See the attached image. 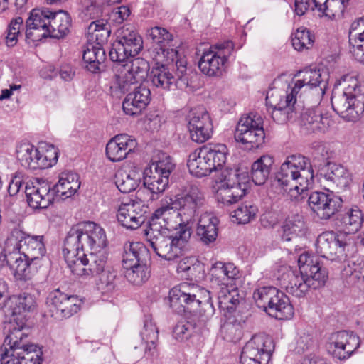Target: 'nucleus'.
<instances>
[{"mask_svg":"<svg viewBox=\"0 0 364 364\" xmlns=\"http://www.w3.org/2000/svg\"><path fill=\"white\" fill-rule=\"evenodd\" d=\"M228 148L225 144L205 146L190 154L187 166L196 177L206 176L213 171V189L217 200L224 205H231L240 200L248 188L249 176L237 169L223 168L226 161Z\"/></svg>","mask_w":364,"mask_h":364,"instance_id":"f257e3e1","label":"nucleus"},{"mask_svg":"<svg viewBox=\"0 0 364 364\" xmlns=\"http://www.w3.org/2000/svg\"><path fill=\"white\" fill-rule=\"evenodd\" d=\"M106 244V234L100 225L87 221L73 225L65 240L63 250L72 273L88 279L102 270L107 262Z\"/></svg>","mask_w":364,"mask_h":364,"instance_id":"f03ea898","label":"nucleus"},{"mask_svg":"<svg viewBox=\"0 0 364 364\" xmlns=\"http://www.w3.org/2000/svg\"><path fill=\"white\" fill-rule=\"evenodd\" d=\"M36 308L35 296L23 293L12 296L7 314L11 316L5 329L8 333L0 348L1 364H41L42 352L33 344H28L23 332L27 314Z\"/></svg>","mask_w":364,"mask_h":364,"instance_id":"7ed1b4c3","label":"nucleus"},{"mask_svg":"<svg viewBox=\"0 0 364 364\" xmlns=\"http://www.w3.org/2000/svg\"><path fill=\"white\" fill-rule=\"evenodd\" d=\"M298 264V269L282 267L277 279L278 285L287 293L296 298H303L311 288L316 289L325 284L328 272L320 265L317 258L308 252L300 255Z\"/></svg>","mask_w":364,"mask_h":364,"instance_id":"20e7f679","label":"nucleus"},{"mask_svg":"<svg viewBox=\"0 0 364 364\" xmlns=\"http://www.w3.org/2000/svg\"><path fill=\"white\" fill-rule=\"evenodd\" d=\"M314 183V171L310 160L300 154L287 157L277 173L274 184L284 191L289 189L292 200H299L301 194Z\"/></svg>","mask_w":364,"mask_h":364,"instance_id":"39448f33","label":"nucleus"},{"mask_svg":"<svg viewBox=\"0 0 364 364\" xmlns=\"http://www.w3.org/2000/svg\"><path fill=\"white\" fill-rule=\"evenodd\" d=\"M323 74V72L319 69L305 68L294 75L287 90H269L266 96L267 111H269L271 107L295 104L298 96L301 97L303 94L318 87L323 93L326 87V78Z\"/></svg>","mask_w":364,"mask_h":364,"instance_id":"423d86ee","label":"nucleus"},{"mask_svg":"<svg viewBox=\"0 0 364 364\" xmlns=\"http://www.w3.org/2000/svg\"><path fill=\"white\" fill-rule=\"evenodd\" d=\"M70 26L71 18L65 11L34 9L26 21V36L33 42L47 37L61 38L69 33Z\"/></svg>","mask_w":364,"mask_h":364,"instance_id":"0eeeda50","label":"nucleus"},{"mask_svg":"<svg viewBox=\"0 0 364 364\" xmlns=\"http://www.w3.org/2000/svg\"><path fill=\"white\" fill-rule=\"evenodd\" d=\"M341 81L343 91L333 95V109L344 120L355 122L364 114V85L352 75H343Z\"/></svg>","mask_w":364,"mask_h":364,"instance_id":"6e6552de","label":"nucleus"},{"mask_svg":"<svg viewBox=\"0 0 364 364\" xmlns=\"http://www.w3.org/2000/svg\"><path fill=\"white\" fill-rule=\"evenodd\" d=\"M170 306L178 314L197 311L199 308L206 318L212 316L215 309L210 291L187 282L174 287L169 291Z\"/></svg>","mask_w":364,"mask_h":364,"instance_id":"1a4fd4ad","label":"nucleus"},{"mask_svg":"<svg viewBox=\"0 0 364 364\" xmlns=\"http://www.w3.org/2000/svg\"><path fill=\"white\" fill-rule=\"evenodd\" d=\"M238 268L231 262H215L210 269V283L215 289L220 309L230 310L239 303L235 280L240 277Z\"/></svg>","mask_w":364,"mask_h":364,"instance_id":"9d476101","label":"nucleus"},{"mask_svg":"<svg viewBox=\"0 0 364 364\" xmlns=\"http://www.w3.org/2000/svg\"><path fill=\"white\" fill-rule=\"evenodd\" d=\"M149 78L154 87L162 90L187 89L189 77L186 60L184 58H176L171 62H156V66L150 72Z\"/></svg>","mask_w":364,"mask_h":364,"instance_id":"9b49d317","label":"nucleus"},{"mask_svg":"<svg viewBox=\"0 0 364 364\" xmlns=\"http://www.w3.org/2000/svg\"><path fill=\"white\" fill-rule=\"evenodd\" d=\"M148 245L160 257L173 260L181 256L186 249L191 232L184 229L170 234H144Z\"/></svg>","mask_w":364,"mask_h":364,"instance_id":"f8f14e48","label":"nucleus"},{"mask_svg":"<svg viewBox=\"0 0 364 364\" xmlns=\"http://www.w3.org/2000/svg\"><path fill=\"white\" fill-rule=\"evenodd\" d=\"M205 202L204 193L196 185H190L173 198H171V204L178 212L181 223L188 226L194 222L198 209Z\"/></svg>","mask_w":364,"mask_h":364,"instance_id":"ddd939ff","label":"nucleus"},{"mask_svg":"<svg viewBox=\"0 0 364 364\" xmlns=\"http://www.w3.org/2000/svg\"><path fill=\"white\" fill-rule=\"evenodd\" d=\"M263 119L257 113H250L240 118L235 132V139L245 145L247 149L259 148L264 141Z\"/></svg>","mask_w":364,"mask_h":364,"instance_id":"4468645a","label":"nucleus"},{"mask_svg":"<svg viewBox=\"0 0 364 364\" xmlns=\"http://www.w3.org/2000/svg\"><path fill=\"white\" fill-rule=\"evenodd\" d=\"M181 223L178 212L171 203L163 205L153 213L149 225L144 230V234H170L184 229L191 230L190 226Z\"/></svg>","mask_w":364,"mask_h":364,"instance_id":"2eb2a0df","label":"nucleus"},{"mask_svg":"<svg viewBox=\"0 0 364 364\" xmlns=\"http://www.w3.org/2000/svg\"><path fill=\"white\" fill-rule=\"evenodd\" d=\"M142 48L143 41L136 31L131 27H122L118 31L117 40L109 54L112 61L120 63L138 55Z\"/></svg>","mask_w":364,"mask_h":364,"instance_id":"dca6fc26","label":"nucleus"},{"mask_svg":"<svg viewBox=\"0 0 364 364\" xmlns=\"http://www.w3.org/2000/svg\"><path fill=\"white\" fill-rule=\"evenodd\" d=\"M149 67L148 62L144 58H136L132 60L129 63L124 65L115 75L112 87L122 93L132 91V89L138 87L146 79Z\"/></svg>","mask_w":364,"mask_h":364,"instance_id":"f3484780","label":"nucleus"},{"mask_svg":"<svg viewBox=\"0 0 364 364\" xmlns=\"http://www.w3.org/2000/svg\"><path fill=\"white\" fill-rule=\"evenodd\" d=\"M233 49V43L230 41L210 46L203 53L200 58V70L203 74L210 77L221 75Z\"/></svg>","mask_w":364,"mask_h":364,"instance_id":"a211bd4d","label":"nucleus"},{"mask_svg":"<svg viewBox=\"0 0 364 364\" xmlns=\"http://www.w3.org/2000/svg\"><path fill=\"white\" fill-rule=\"evenodd\" d=\"M6 244L11 247H15V249L20 251L23 257L31 260V262H35V265L43 259L46 253L43 236L26 235L18 228L12 230Z\"/></svg>","mask_w":364,"mask_h":364,"instance_id":"6ab92c4d","label":"nucleus"},{"mask_svg":"<svg viewBox=\"0 0 364 364\" xmlns=\"http://www.w3.org/2000/svg\"><path fill=\"white\" fill-rule=\"evenodd\" d=\"M274 346L265 334H255L242 348L240 364H268Z\"/></svg>","mask_w":364,"mask_h":364,"instance_id":"aec40b11","label":"nucleus"},{"mask_svg":"<svg viewBox=\"0 0 364 364\" xmlns=\"http://www.w3.org/2000/svg\"><path fill=\"white\" fill-rule=\"evenodd\" d=\"M146 35L157 47L151 51V57L155 62H171L178 57V50L173 48V36L166 28L155 26L147 30Z\"/></svg>","mask_w":364,"mask_h":364,"instance_id":"412c9836","label":"nucleus"},{"mask_svg":"<svg viewBox=\"0 0 364 364\" xmlns=\"http://www.w3.org/2000/svg\"><path fill=\"white\" fill-rule=\"evenodd\" d=\"M46 304L51 316L62 319L78 312L82 301L77 296H69L57 289L49 294Z\"/></svg>","mask_w":364,"mask_h":364,"instance_id":"4be33fe9","label":"nucleus"},{"mask_svg":"<svg viewBox=\"0 0 364 364\" xmlns=\"http://www.w3.org/2000/svg\"><path fill=\"white\" fill-rule=\"evenodd\" d=\"M341 199L334 196L331 190L327 193L313 192L308 199L310 209L321 220H328L335 215L341 208Z\"/></svg>","mask_w":364,"mask_h":364,"instance_id":"5701e85b","label":"nucleus"},{"mask_svg":"<svg viewBox=\"0 0 364 364\" xmlns=\"http://www.w3.org/2000/svg\"><path fill=\"white\" fill-rule=\"evenodd\" d=\"M347 243L348 237L342 232H324L317 238L316 252L321 257L333 261L343 255Z\"/></svg>","mask_w":364,"mask_h":364,"instance_id":"b1692460","label":"nucleus"},{"mask_svg":"<svg viewBox=\"0 0 364 364\" xmlns=\"http://www.w3.org/2000/svg\"><path fill=\"white\" fill-rule=\"evenodd\" d=\"M187 119L188 129L193 141L203 143L210 137L213 125L208 113L203 107L191 109Z\"/></svg>","mask_w":364,"mask_h":364,"instance_id":"393cba45","label":"nucleus"},{"mask_svg":"<svg viewBox=\"0 0 364 364\" xmlns=\"http://www.w3.org/2000/svg\"><path fill=\"white\" fill-rule=\"evenodd\" d=\"M360 338L353 332L341 331L330 338L328 352L339 360L348 358L360 346Z\"/></svg>","mask_w":364,"mask_h":364,"instance_id":"a878e982","label":"nucleus"},{"mask_svg":"<svg viewBox=\"0 0 364 364\" xmlns=\"http://www.w3.org/2000/svg\"><path fill=\"white\" fill-rule=\"evenodd\" d=\"M25 193L28 205L33 209L46 208L55 199L50 185L43 180L27 183Z\"/></svg>","mask_w":364,"mask_h":364,"instance_id":"bb28decb","label":"nucleus"},{"mask_svg":"<svg viewBox=\"0 0 364 364\" xmlns=\"http://www.w3.org/2000/svg\"><path fill=\"white\" fill-rule=\"evenodd\" d=\"M147 208L141 200L122 203L117 210V220L127 229H136L144 222Z\"/></svg>","mask_w":364,"mask_h":364,"instance_id":"cd10ccee","label":"nucleus"},{"mask_svg":"<svg viewBox=\"0 0 364 364\" xmlns=\"http://www.w3.org/2000/svg\"><path fill=\"white\" fill-rule=\"evenodd\" d=\"M320 175L323 183L333 191L340 192L345 190L351 181L349 171L342 165L336 163L328 162L321 169Z\"/></svg>","mask_w":364,"mask_h":364,"instance_id":"c85d7f7f","label":"nucleus"},{"mask_svg":"<svg viewBox=\"0 0 364 364\" xmlns=\"http://www.w3.org/2000/svg\"><path fill=\"white\" fill-rule=\"evenodd\" d=\"M4 261L6 262L14 277L18 280H27L31 277V266L35 264L31 260L23 257V255L15 247L6 244L3 250Z\"/></svg>","mask_w":364,"mask_h":364,"instance_id":"c756f323","label":"nucleus"},{"mask_svg":"<svg viewBox=\"0 0 364 364\" xmlns=\"http://www.w3.org/2000/svg\"><path fill=\"white\" fill-rule=\"evenodd\" d=\"M151 101V91L139 85L128 92L122 102V109L127 115L138 116L146 109Z\"/></svg>","mask_w":364,"mask_h":364,"instance_id":"7c9ffc66","label":"nucleus"},{"mask_svg":"<svg viewBox=\"0 0 364 364\" xmlns=\"http://www.w3.org/2000/svg\"><path fill=\"white\" fill-rule=\"evenodd\" d=\"M137 146L136 140L128 134H118L112 138L106 145V156L112 162L124 159Z\"/></svg>","mask_w":364,"mask_h":364,"instance_id":"2f4dec72","label":"nucleus"},{"mask_svg":"<svg viewBox=\"0 0 364 364\" xmlns=\"http://www.w3.org/2000/svg\"><path fill=\"white\" fill-rule=\"evenodd\" d=\"M218 219L211 213L200 215L196 228V235L199 240L208 245L215 242L218 235Z\"/></svg>","mask_w":364,"mask_h":364,"instance_id":"473e14b6","label":"nucleus"},{"mask_svg":"<svg viewBox=\"0 0 364 364\" xmlns=\"http://www.w3.org/2000/svg\"><path fill=\"white\" fill-rule=\"evenodd\" d=\"M363 222V215L358 208H350L340 213L337 216L336 225L340 232L347 236L355 234L361 228Z\"/></svg>","mask_w":364,"mask_h":364,"instance_id":"72a5a7b5","label":"nucleus"},{"mask_svg":"<svg viewBox=\"0 0 364 364\" xmlns=\"http://www.w3.org/2000/svg\"><path fill=\"white\" fill-rule=\"evenodd\" d=\"M330 119L318 108L307 109L301 115V126L306 132H324L329 126Z\"/></svg>","mask_w":364,"mask_h":364,"instance_id":"f704fd0d","label":"nucleus"},{"mask_svg":"<svg viewBox=\"0 0 364 364\" xmlns=\"http://www.w3.org/2000/svg\"><path fill=\"white\" fill-rule=\"evenodd\" d=\"M80 187L79 176L72 171L60 174L58 182L52 188L54 197L65 199L73 196Z\"/></svg>","mask_w":364,"mask_h":364,"instance_id":"c9c22d12","label":"nucleus"},{"mask_svg":"<svg viewBox=\"0 0 364 364\" xmlns=\"http://www.w3.org/2000/svg\"><path fill=\"white\" fill-rule=\"evenodd\" d=\"M16 158L21 166L29 169H41L43 166L40 161L41 152L33 145L28 142L18 144L16 149Z\"/></svg>","mask_w":364,"mask_h":364,"instance_id":"e433bc0d","label":"nucleus"},{"mask_svg":"<svg viewBox=\"0 0 364 364\" xmlns=\"http://www.w3.org/2000/svg\"><path fill=\"white\" fill-rule=\"evenodd\" d=\"M270 304L266 312L277 319H289L294 315V308L289 299L283 292L277 289V294L270 300Z\"/></svg>","mask_w":364,"mask_h":364,"instance_id":"4c0bfd02","label":"nucleus"},{"mask_svg":"<svg viewBox=\"0 0 364 364\" xmlns=\"http://www.w3.org/2000/svg\"><path fill=\"white\" fill-rule=\"evenodd\" d=\"M141 171L136 168L119 170L115 174V184L122 193H129L136 188L141 181Z\"/></svg>","mask_w":364,"mask_h":364,"instance_id":"58836bf2","label":"nucleus"},{"mask_svg":"<svg viewBox=\"0 0 364 364\" xmlns=\"http://www.w3.org/2000/svg\"><path fill=\"white\" fill-rule=\"evenodd\" d=\"M142 341L145 344L144 353L147 358H155L158 355L157 341L159 331L151 319L144 321V327L141 331Z\"/></svg>","mask_w":364,"mask_h":364,"instance_id":"ea45409f","label":"nucleus"},{"mask_svg":"<svg viewBox=\"0 0 364 364\" xmlns=\"http://www.w3.org/2000/svg\"><path fill=\"white\" fill-rule=\"evenodd\" d=\"M274 162V157L267 154L262 155L252 164L251 177L256 185L264 184L269 176Z\"/></svg>","mask_w":364,"mask_h":364,"instance_id":"a19ab883","label":"nucleus"},{"mask_svg":"<svg viewBox=\"0 0 364 364\" xmlns=\"http://www.w3.org/2000/svg\"><path fill=\"white\" fill-rule=\"evenodd\" d=\"M146 252V247L141 242L125 244L122 257V265L125 271L144 262L143 257Z\"/></svg>","mask_w":364,"mask_h":364,"instance_id":"79ce46f5","label":"nucleus"},{"mask_svg":"<svg viewBox=\"0 0 364 364\" xmlns=\"http://www.w3.org/2000/svg\"><path fill=\"white\" fill-rule=\"evenodd\" d=\"M143 183L152 193H160L168 186V178L149 166L143 171Z\"/></svg>","mask_w":364,"mask_h":364,"instance_id":"37998d69","label":"nucleus"},{"mask_svg":"<svg viewBox=\"0 0 364 364\" xmlns=\"http://www.w3.org/2000/svg\"><path fill=\"white\" fill-rule=\"evenodd\" d=\"M109 25L104 20H97L92 22L87 31V41L90 43L102 46L110 36Z\"/></svg>","mask_w":364,"mask_h":364,"instance_id":"c03bdc74","label":"nucleus"},{"mask_svg":"<svg viewBox=\"0 0 364 364\" xmlns=\"http://www.w3.org/2000/svg\"><path fill=\"white\" fill-rule=\"evenodd\" d=\"M82 59L86 68L95 73L100 70V65L105 59V53L101 46L89 43L83 52Z\"/></svg>","mask_w":364,"mask_h":364,"instance_id":"a18cd8bd","label":"nucleus"},{"mask_svg":"<svg viewBox=\"0 0 364 364\" xmlns=\"http://www.w3.org/2000/svg\"><path fill=\"white\" fill-rule=\"evenodd\" d=\"M349 43L352 46L350 52L358 60L356 52L360 50L364 53V18L354 21L349 30Z\"/></svg>","mask_w":364,"mask_h":364,"instance_id":"49530a36","label":"nucleus"},{"mask_svg":"<svg viewBox=\"0 0 364 364\" xmlns=\"http://www.w3.org/2000/svg\"><path fill=\"white\" fill-rule=\"evenodd\" d=\"M282 238L284 241H291L305 233V224L301 215H296L288 218L283 226Z\"/></svg>","mask_w":364,"mask_h":364,"instance_id":"de8ad7c7","label":"nucleus"},{"mask_svg":"<svg viewBox=\"0 0 364 364\" xmlns=\"http://www.w3.org/2000/svg\"><path fill=\"white\" fill-rule=\"evenodd\" d=\"M121 0H84L82 6L81 15L85 20L95 19L100 17L103 6L120 2Z\"/></svg>","mask_w":364,"mask_h":364,"instance_id":"09e8293b","label":"nucleus"},{"mask_svg":"<svg viewBox=\"0 0 364 364\" xmlns=\"http://www.w3.org/2000/svg\"><path fill=\"white\" fill-rule=\"evenodd\" d=\"M314 35L304 27L299 28L291 38L292 46L298 51L311 49L314 46Z\"/></svg>","mask_w":364,"mask_h":364,"instance_id":"8fccbe9b","label":"nucleus"},{"mask_svg":"<svg viewBox=\"0 0 364 364\" xmlns=\"http://www.w3.org/2000/svg\"><path fill=\"white\" fill-rule=\"evenodd\" d=\"M95 274H99L97 288L102 293L112 292L117 286V272L112 267H105Z\"/></svg>","mask_w":364,"mask_h":364,"instance_id":"3c124183","label":"nucleus"},{"mask_svg":"<svg viewBox=\"0 0 364 364\" xmlns=\"http://www.w3.org/2000/svg\"><path fill=\"white\" fill-rule=\"evenodd\" d=\"M168 178L175 168L172 159L166 153L159 152L149 165Z\"/></svg>","mask_w":364,"mask_h":364,"instance_id":"603ef678","label":"nucleus"},{"mask_svg":"<svg viewBox=\"0 0 364 364\" xmlns=\"http://www.w3.org/2000/svg\"><path fill=\"white\" fill-rule=\"evenodd\" d=\"M257 212L256 205L250 202H245L234 210L232 216L236 218L238 223L246 224L255 218Z\"/></svg>","mask_w":364,"mask_h":364,"instance_id":"864d4df0","label":"nucleus"},{"mask_svg":"<svg viewBox=\"0 0 364 364\" xmlns=\"http://www.w3.org/2000/svg\"><path fill=\"white\" fill-rule=\"evenodd\" d=\"M343 275L348 277L350 282H364V259H358L344 267Z\"/></svg>","mask_w":364,"mask_h":364,"instance_id":"5fc2aeb1","label":"nucleus"},{"mask_svg":"<svg viewBox=\"0 0 364 364\" xmlns=\"http://www.w3.org/2000/svg\"><path fill=\"white\" fill-rule=\"evenodd\" d=\"M277 294V288L273 287H262L255 290L253 299L257 306L265 312L270 304V300Z\"/></svg>","mask_w":364,"mask_h":364,"instance_id":"6e6d98bb","label":"nucleus"},{"mask_svg":"<svg viewBox=\"0 0 364 364\" xmlns=\"http://www.w3.org/2000/svg\"><path fill=\"white\" fill-rule=\"evenodd\" d=\"M124 274L128 281L136 285L144 283L150 276L149 268L144 262L126 270Z\"/></svg>","mask_w":364,"mask_h":364,"instance_id":"4d7b16f0","label":"nucleus"},{"mask_svg":"<svg viewBox=\"0 0 364 364\" xmlns=\"http://www.w3.org/2000/svg\"><path fill=\"white\" fill-rule=\"evenodd\" d=\"M294 105H282L276 107H271L268 111L272 119L278 124H284L293 117Z\"/></svg>","mask_w":364,"mask_h":364,"instance_id":"13d9d810","label":"nucleus"},{"mask_svg":"<svg viewBox=\"0 0 364 364\" xmlns=\"http://www.w3.org/2000/svg\"><path fill=\"white\" fill-rule=\"evenodd\" d=\"M347 6V4L340 0H330L321 17L325 16L328 19L341 18Z\"/></svg>","mask_w":364,"mask_h":364,"instance_id":"bf43d9fd","label":"nucleus"},{"mask_svg":"<svg viewBox=\"0 0 364 364\" xmlns=\"http://www.w3.org/2000/svg\"><path fill=\"white\" fill-rule=\"evenodd\" d=\"M194 326L186 321H179L173 328V336L178 341L188 340L192 335Z\"/></svg>","mask_w":364,"mask_h":364,"instance_id":"052dcab7","label":"nucleus"},{"mask_svg":"<svg viewBox=\"0 0 364 364\" xmlns=\"http://www.w3.org/2000/svg\"><path fill=\"white\" fill-rule=\"evenodd\" d=\"M47 149L44 154H41L40 161H42L43 166L41 169L48 168L55 165L58 161V149L53 145H47Z\"/></svg>","mask_w":364,"mask_h":364,"instance_id":"680f3d73","label":"nucleus"},{"mask_svg":"<svg viewBox=\"0 0 364 364\" xmlns=\"http://www.w3.org/2000/svg\"><path fill=\"white\" fill-rule=\"evenodd\" d=\"M224 338L229 341H235L241 336L240 326L239 324H233L230 322L225 323L221 328Z\"/></svg>","mask_w":364,"mask_h":364,"instance_id":"e2e57ef3","label":"nucleus"},{"mask_svg":"<svg viewBox=\"0 0 364 364\" xmlns=\"http://www.w3.org/2000/svg\"><path fill=\"white\" fill-rule=\"evenodd\" d=\"M314 346V341L311 336L305 332L299 333L296 339V346L295 350L298 353H304L306 350Z\"/></svg>","mask_w":364,"mask_h":364,"instance_id":"0e129e2a","label":"nucleus"},{"mask_svg":"<svg viewBox=\"0 0 364 364\" xmlns=\"http://www.w3.org/2000/svg\"><path fill=\"white\" fill-rule=\"evenodd\" d=\"M130 15V9L126 6H122L117 8V10L113 11L112 18L117 23H122Z\"/></svg>","mask_w":364,"mask_h":364,"instance_id":"69168bd1","label":"nucleus"},{"mask_svg":"<svg viewBox=\"0 0 364 364\" xmlns=\"http://www.w3.org/2000/svg\"><path fill=\"white\" fill-rule=\"evenodd\" d=\"M312 4V0H295L294 11L296 14L298 16H302L308 9H311L314 11V9Z\"/></svg>","mask_w":364,"mask_h":364,"instance_id":"338daca9","label":"nucleus"},{"mask_svg":"<svg viewBox=\"0 0 364 364\" xmlns=\"http://www.w3.org/2000/svg\"><path fill=\"white\" fill-rule=\"evenodd\" d=\"M22 186V180L20 177L15 176L14 177L8 186V192L10 196H15L16 195L18 191H20V188Z\"/></svg>","mask_w":364,"mask_h":364,"instance_id":"774afa93","label":"nucleus"}]
</instances>
